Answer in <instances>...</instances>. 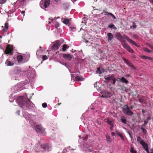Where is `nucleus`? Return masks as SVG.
Returning <instances> with one entry per match:
<instances>
[{"label":"nucleus","mask_w":153,"mask_h":153,"mask_svg":"<svg viewBox=\"0 0 153 153\" xmlns=\"http://www.w3.org/2000/svg\"><path fill=\"white\" fill-rule=\"evenodd\" d=\"M31 101L22 96H20L18 97L17 102L21 108L27 110L30 108L31 106Z\"/></svg>","instance_id":"obj_1"},{"label":"nucleus","mask_w":153,"mask_h":153,"mask_svg":"<svg viewBox=\"0 0 153 153\" xmlns=\"http://www.w3.org/2000/svg\"><path fill=\"white\" fill-rule=\"evenodd\" d=\"M124 107L122 108L123 112L124 114L128 116H131L134 114V113L130 110L127 105H125Z\"/></svg>","instance_id":"obj_2"},{"label":"nucleus","mask_w":153,"mask_h":153,"mask_svg":"<svg viewBox=\"0 0 153 153\" xmlns=\"http://www.w3.org/2000/svg\"><path fill=\"white\" fill-rule=\"evenodd\" d=\"M50 3V0H41L40 4L42 8L45 9L48 7Z\"/></svg>","instance_id":"obj_3"},{"label":"nucleus","mask_w":153,"mask_h":153,"mask_svg":"<svg viewBox=\"0 0 153 153\" xmlns=\"http://www.w3.org/2000/svg\"><path fill=\"white\" fill-rule=\"evenodd\" d=\"M13 48L12 45H9L6 47L5 53L6 54L12 55L13 53Z\"/></svg>","instance_id":"obj_4"},{"label":"nucleus","mask_w":153,"mask_h":153,"mask_svg":"<svg viewBox=\"0 0 153 153\" xmlns=\"http://www.w3.org/2000/svg\"><path fill=\"white\" fill-rule=\"evenodd\" d=\"M122 45L123 48L126 49L129 52L133 53L134 52V51L131 48L130 46L126 43H124Z\"/></svg>","instance_id":"obj_5"},{"label":"nucleus","mask_w":153,"mask_h":153,"mask_svg":"<svg viewBox=\"0 0 153 153\" xmlns=\"http://www.w3.org/2000/svg\"><path fill=\"white\" fill-rule=\"evenodd\" d=\"M71 76L74 79H75L77 81H83L84 80V78L82 76H76L74 74H71Z\"/></svg>","instance_id":"obj_6"},{"label":"nucleus","mask_w":153,"mask_h":153,"mask_svg":"<svg viewBox=\"0 0 153 153\" xmlns=\"http://www.w3.org/2000/svg\"><path fill=\"white\" fill-rule=\"evenodd\" d=\"M60 43H59V41L57 40L56 42L52 46V49L53 50L58 49L60 45Z\"/></svg>","instance_id":"obj_7"},{"label":"nucleus","mask_w":153,"mask_h":153,"mask_svg":"<svg viewBox=\"0 0 153 153\" xmlns=\"http://www.w3.org/2000/svg\"><path fill=\"white\" fill-rule=\"evenodd\" d=\"M63 57L65 59H67L68 61H70L72 59L73 56L70 54H63Z\"/></svg>","instance_id":"obj_8"},{"label":"nucleus","mask_w":153,"mask_h":153,"mask_svg":"<svg viewBox=\"0 0 153 153\" xmlns=\"http://www.w3.org/2000/svg\"><path fill=\"white\" fill-rule=\"evenodd\" d=\"M124 39H126V40H127V41L128 42L130 43L133 44V45H135V46H138V45L135 42L133 41V40H131V39L129 38V37H128L126 36V35H124Z\"/></svg>","instance_id":"obj_9"},{"label":"nucleus","mask_w":153,"mask_h":153,"mask_svg":"<svg viewBox=\"0 0 153 153\" xmlns=\"http://www.w3.org/2000/svg\"><path fill=\"white\" fill-rule=\"evenodd\" d=\"M40 146L42 148L47 150H48L50 148V146L47 143L42 144L40 145Z\"/></svg>","instance_id":"obj_10"},{"label":"nucleus","mask_w":153,"mask_h":153,"mask_svg":"<svg viewBox=\"0 0 153 153\" xmlns=\"http://www.w3.org/2000/svg\"><path fill=\"white\" fill-rule=\"evenodd\" d=\"M107 36L108 37L107 40L109 42L111 40L114 38L113 34L111 33H108L107 34Z\"/></svg>","instance_id":"obj_11"},{"label":"nucleus","mask_w":153,"mask_h":153,"mask_svg":"<svg viewBox=\"0 0 153 153\" xmlns=\"http://www.w3.org/2000/svg\"><path fill=\"white\" fill-rule=\"evenodd\" d=\"M34 129L37 132H41L42 129V127L39 125H36L35 126Z\"/></svg>","instance_id":"obj_12"},{"label":"nucleus","mask_w":153,"mask_h":153,"mask_svg":"<svg viewBox=\"0 0 153 153\" xmlns=\"http://www.w3.org/2000/svg\"><path fill=\"white\" fill-rule=\"evenodd\" d=\"M110 96V93L106 91L105 92V94H104L101 96V97L103 98H107L109 97Z\"/></svg>","instance_id":"obj_13"},{"label":"nucleus","mask_w":153,"mask_h":153,"mask_svg":"<svg viewBox=\"0 0 153 153\" xmlns=\"http://www.w3.org/2000/svg\"><path fill=\"white\" fill-rule=\"evenodd\" d=\"M5 64L7 66H12L14 65V63L10 61L9 59H7L5 62Z\"/></svg>","instance_id":"obj_14"},{"label":"nucleus","mask_w":153,"mask_h":153,"mask_svg":"<svg viewBox=\"0 0 153 153\" xmlns=\"http://www.w3.org/2000/svg\"><path fill=\"white\" fill-rule=\"evenodd\" d=\"M140 57L143 59H146L149 60H153V58H151L149 56H146L144 55H140Z\"/></svg>","instance_id":"obj_15"},{"label":"nucleus","mask_w":153,"mask_h":153,"mask_svg":"<svg viewBox=\"0 0 153 153\" xmlns=\"http://www.w3.org/2000/svg\"><path fill=\"white\" fill-rule=\"evenodd\" d=\"M151 119L150 117H148L144 121V123L141 126H142L146 127V125L148 123V122L149 120H150Z\"/></svg>","instance_id":"obj_16"},{"label":"nucleus","mask_w":153,"mask_h":153,"mask_svg":"<svg viewBox=\"0 0 153 153\" xmlns=\"http://www.w3.org/2000/svg\"><path fill=\"white\" fill-rule=\"evenodd\" d=\"M116 133L118 136H119L120 137L121 139L123 140H124V138L123 135L119 131H116Z\"/></svg>","instance_id":"obj_17"},{"label":"nucleus","mask_w":153,"mask_h":153,"mask_svg":"<svg viewBox=\"0 0 153 153\" xmlns=\"http://www.w3.org/2000/svg\"><path fill=\"white\" fill-rule=\"evenodd\" d=\"M97 72L98 73L100 74H101L103 72H104V70L103 68L102 67H98L97 69Z\"/></svg>","instance_id":"obj_18"},{"label":"nucleus","mask_w":153,"mask_h":153,"mask_svg":"<svg viewBox=\"0 0 153 153\" xmlns=\"http://www.w3.org/2000/svg\"><path fill=\"white\" fill-rule=\"evenodd\" d=\"M120 80L122 82L126 84H128V80L126 79L123 77H122L120 79Z\"/></svg>","instance_id":"obj_19"},{"label":"nucleus","mask_w":153,"mask_h":153,"mask_svg":"<svg viewBox=\"0 0 153 153\" xmlns=\"http://www.w3.org/2000/svg\"><path fill=\"white\" fill-rule=\"evenodd\" d=\"M17 59L18 61L19 62H21L23 59V56L21 55H19L17 56Z\"/></svg>","instance_id":"obj_20"},{"label":"nucleus","mask_w":153,"mask_h":153,"mask_svg":"<svg viewBox=\"0 0 153 153\" xmlns=\"http://www.w3.org/2000/svg\"><path fill=\"white\" fill-rule=\"evenodd\" d=\"M121 120L122 122L126 124V117L124 116H122L121 117Z\"/></svg>","instance_id":"obj_21"},{"label":"nucleus","mask_w":153,"mask_h":153,"mask_svg":"<svg viewBox=\"0 0 153 153\" xmlns=\"http://www.w3.org/2000/svg\"><path fill=\"white\" fill-rule=\"evenodd\" d=\"M117 36L119 40H122L124 39L123 37L120 33H117Z\"/></svg>","instance_id":"obj_22"},{"label":"nucleus","mask_w":153,"mask_h":153,"mask_svg":"<svg viewBox=\"0 0 153 153\" xmlns=\"http://www.w3.org/2000/svg\"><path fill=\"white\" fill-rule=\"evenodd\" d=\"M141 144L142 145L143 147L144 148V149L148 147V144L146 143L144 141L143 142H142Z\"/></svg>","instance_id":"obj_23"},{"label":"nucleus","mask_w":153,"mask_h":153,"mask_svg":"<svg viewBox=\"0 0 153 153\" xmlns=\"http://www.w3.org/2000/svg\"><path fill=\"white\" fill-rule=\"evenodd\" d=\"M137 141L140 143V144L142 142H144V141L140 137H137Z\"/></svg>","instance_id":"obj_24"},{"label":"nucleus","mask_w":153,"mask_h":153,"mask_svg":"<svg viewBox=\"0 0 153 153\" xmlns=\"http://www.w3.org/2000/svg\"><path fill=\"white\" fill-rule=\"evenodd\" d=\"M130 152L131 153H137V151L134 149V147L133 146H131V147L130 149Z\"/></svg>","instance_id":"obj_25"},{"label":"nucleus","mask_w":153,"mask_h":153,"mask_svg":"<svg viewBox=\"0 0 153 153\" xmlns=\"http://www.w3.org/2000/svg\"><path fill=\"white\" fill-rule=\"evenodd\" d=\"M145 127H146L141 126L140 127V128L143 130V133L145 134H146L147 133V131L145 129Z\"/></svg>","instance_id":"obj_26"},{"label":"nucleus","mask_w":153,"mask_h":153,"mask_svg":"<svg viewBox=\"0 0 153 153\" xmlns=\"http://www.w3.org/2000/svg\"><path fill=\"white\" fill-rule=\"evenodd\" d=\"M114 77L112 76L107 77H105V79L108 80V81L111 80Z\"/></svg>","instance_id":"obj_27"},{"label":"nucleus","mask_w":153,"mask_h":153,"mask_svg":"<svg viewBox=\"0 0 153 153\" xmlns=\"http://www.w3.org/2000/svg\"><path fill=\"white\" fill-rule=\"evenodd\" d=\"M63 23L67 25L69 23V21L68 19H65L63 21Z\"/></svg>","instance_id":"obj_28"},{"label":"nucleus","mask_w":153,"mask_h":153,"mask_svg":"<svg viewBox=\"0 0 153 153\" xmlns=\"http://www.w3.org/2000/svg\"><path fill=\"white\" fill-rule=\"evenodd\" d=\"M67 45H63L62 46V51L64 52L66 51Z\"/></svg>","instance_id":"obj_29"},{"label":"nucleus","mask_w":153,"mask_h":153,"mask_svg":"<svg viewBox=\"0 0 153 153\" xmlns=\"http://www.w3.org/2000/svg\"><path fill=\"white\" fill-rule=\"evenodd\" d=\"M104 13L105 14H104V15H109V13H111L108 12L107 11H105V10H103V12L102 13L100 14H102L103 13Z\"/></svg>","instance_id":"obj_30"},{"label":"nucleus","mask_w":153,"mask_h":153,"mask_svg":"<svg viewBox=\"0 0 153 153\" xmlns=\"http://www.w3.org/2000/svg\"><path fill=\"white\" fill-rule=\"evenodd\" d=\"M108 27L110 28H113L114 29L116 28V27L114 26V25L113 24H111L108 25Z\"/></svg>","instance_id":"obj_31"},{"label":"nucleus","mask_w":153,"mask_h":153,"mask_svg":"<svg viewBox=\"0 0 153 153\" xmlns=\"http://www.w3.org/2000/svg\"><path fill=\"white\" fill-rule=\"evenodd\" d=\"M127 64L129 66H131V67H132V68H133L134 69H135V68L134 65H133L131 62H128L127 63Z\"/></svg>","instance_id":"obj_32"},{"label":"nucleus","mask_w":153,"mask_h":153,"mask_svg":"<svg viewBox=\"0 0 153 153\" xmlns=\"http://www.w3.org/2000/svg\"><path fill=\"white\" fill-rule=\"evenodd\" d=\"M106 138H107V140L108 141H109V142H111V138H110V136L108 135H106Z\"/></svg>","instance_id":"obj_33"},{"label":"nucleus","mask_w":153,"mask_h":153,"mask_svg":"<svg viewBox=\"0 0 153 153\" xmlns=\"http://www.w3.org/2000/svg\"><path fill=\"white\" fill-rule=\"evenodd\" d=\"M144 50L146 51L148 53H150L151 52V51L149 50L148 49L146 48H144L143 49Z\"/></svg>","instance_id":"obj_34"},{"label":"nucleus","mask_w":153,"mask_h":153,"mask_svg":"<svg viewBox=\"0 0 153 153\" xmlns=\"http://www.w3.org/2000/svg\"><path fill=\"white\" fill-rule=\"evenodd\" d=\"M107 123L109 124L110 125H111V124H112L113 123H112V121L108 119H107Z\"/></svg>","instance_id":"obj_35"},{"label":"nucleus","mask_w":153,"mask_h":153,"mask_svg":"<svg viewBox=\"0 0 153 153\" xmlns=\"http://www.w3.org/2000/svg\"><path fill=\"white\" fill-rule=\"evenodd\" d=\"M111 80L112 81V84L113 85H114L116 82V79L114 77Z\"/></svg>","instance_id":"obj_36"},{"label":"nucleus","mask_w":153,"mask_h":153,"mask_svg":"<svg viewBox=\"0 0 153 153\" xmlns=\"http://www.w3.org/2000/svg\"><path fill=\"white\" fill-rule=\"evenodd\" d=\"M42 59H43V60H45L48 59V58L46 55H45L43 56Z\"/></svg>","instance_id":"obj_37"},{"label":"nucleus","mask_w":153,"mask_h":153,"mask_svg":"<svg viewBox=\"0 0 153 153\" xmlns=\"http://www.w3.org/2000/svg\"><path fill=\"white\" fill-rule=\"evenodd\" d=\"M42 106L44 108H46L47 107V103H45V102L43 103L42 104Z\"/></svg>","instance_id":"obj_38"},{"label":"nucleus","mask_w":153,"mask_h":153,"mask_svg":"<svg viewBox=\"0 0 153 153\" xmlns=\"http://www.w3.org/2000/svg\"><path fill=\"white\" fill-rule=\"evenodd\" d=\"M5 28L7 29L8 28V24L7 23H6L5 24Z\"/></svg>","instance_id":"obj_39"},{"label":"nucleus","mask_w":153,"mask_h":153,"mask_svg":"<svg viewBox=\"0 0 153 153\" xmlns=\"http://www.w3.org/2000/svg\"><path fill=\"white\" fill-rule=\"evenodd\" d=\"M6 0H0V4H2L6 1Z\"/></svg>","instance_id":"obj_40"},{"label":"nucleus","mask_w":153,"mask_h":153,"mask_svg":"<svg viewBox=\"0 0 153 153\" xmlns=\"http://www.w3.org/2000/svg\"><path fill=\"white\" fill-rule=\"evenodd\" d=\"M109 15H110L112 17V18H114V19H116V17L114 15H113V14H112V13H109Z\"/></svg>","instance_id":"obj_41"},{"label":"nucleus","mask_w":153,"mask_h":153,"mask_svg":"<svg viewBox=\"0 0 153 153\" xmlns=\"http://www.w3.org/2000/svg\"><path fill=\"white\" fill-rule=\"evenodd\" d=\"M123 60L125 62H126L127 63L128 62H129L126 59L124 58H123Z\"/></svg>","instance_id":"obj_42"},{"label":"nucleus","mask_w":153,"mask_h":153,"mask_svg":"<svg viewBox=\"0 0 153 153\" xmlns=\"http://www.w3.org/2000/svg\"><path fill=\"white\" fill-rule=\"evenodd\" d=\"M139 101L140 102L142 103L143 102V100L142 99L140 98L139 99Z\"/></svg>","instance_id":"obj_43"},{"label":"nucleus","mask_w":153,"mask_h":153,"mask_svg":"<svg viewBox=\"0 0 153 153\" xmlns=\"http://www.w3.org/2000/svg\"><path fill=\"white\" fill-rule=\"evenodd\" d=\"M110 126H111V127H110V129L112 130V129L114 127V125L113 123L112 124H111V125H110Z\"/></svg>","instance_id":"obj_44"},{"label":"nucleus","mask_w":153,"mask_h":153,"mask_svg":"<svg viewBox=\"0 0 153 153\" xmlns=\"http://www.w3.org/2000/svg\"><path fill=\"white\" fill-rule=\"evenodd\" d=\"M147 44H148V45L153 50V47H152V46L151 45L149 44V43H148Z\"/></svg>","instance_id":"obj_45"},{"label":"nucleus","mask_w":153,"mask_h":153,"mask_svg":"<svg viewBox=\"0 0 153 153\" xmlns=\"http://www.w3.org/2000/svg\"><path fill=\"white\" fill-rule=\"evenodd\" d=\"M67 152V150L65 148V149H64L63 152H62V153H65V152Z\"/></svg>","instance_id":"obj_46"},{"label":"nucleus","mask_w":153,"mask_h":153,"mask_svg":"<svg viewBox=\"0 0 153 153\" xmlns=\"http://www.w3.org/2000/svg\"><path fill=\"white\" fill-rule=\"evenodd\" d=\"M55 1L57 3H59L60 2V0H53Z\"/></svg>","instance_id":"obj_47"},{"label":"nucleus","mask_w":153,"mask_h":153,"mask_svg":"<svg viewBox=\"0 0 153 153\" xmlns=\"http://www.w3.org/2000/svg\"><path fill=\"white\" fill-rule=\"evenodd\" d=\"M111 134L112 136H114L115 135V133L113 132H111Z\"/></svg>","instance_id":"obj_48"},{"label":"nucleus","mask_w":153,"mask_h":153,"mask_svg":"<svg viewBox=\"0 0 153 153\" xmlns=\"http://www.w3.org/2000/svg\"><path fill=\"white\" fill-rule=\"evenodd\" d=\"M59 24H56L55 25V27L56 28H57L59 26Z\"/></svg>","instance_id":"obj_49"},{"label":"nucleus","mask_w":153,"mask_h":153,"mask_svg":"<svg viewBox=\"0 0 153 153\" xmlns=\"http://www.w3.org/2000/svg\"><path fill=\"white\" fill-rule=\"evenodd\" d=\"M144 149L146 152L149 151L148 147L146 148L145 149Z\"/></svg>","instance_id":"obj_50"},{"label":"nucleus","mask_w":153,"mask_h":153,"mask_svg":"<svg viewBox=\"0 0 153 153\" xmlns=\"http://www.w3.org/2000/svg\"><path fill=\"white\" fill-rule=\"evenodd\" d=\"M19 112L20 111H17L16 112L18 114V115H19Z\"/></svg>","instance_id":"obj_51"},{"label":"nucleus","mask_w":153,"mask_h":153,"mask_svg":"<svg viewBox=\"0 0 153 153\" xmlns=\"http://www.w3.org/2000/svg\"><path fill=\"white\" fill-rule=\"evenodd\" d=\"M150 2L153 5V0H150Z\"/></svg>","instance_id":"obj_52"},{"label":"nucleus","mask_w":153,"mask_h":153,"mask_svg":"<svg viewBox=\"0 0 153 153\" xmlns=\"http://www.w3.org/2000/svg\"><path fill=\"white\" fill-rule=\"evenodd\" d=\"M132 27L134 28H136V26L135 25H133L132 26Z\"/></svg>","instance_id":"obj_53"},{"label":"nucleus","mask_w":153,"mask_h":153,"mask_svg":"<svg viewBox=\"0 0 153 153\" xmlns=\"http://www.w3.org/2000/svg\"><path fill=\"white\" fill-rule=\"evenodd\" d=\"M150 153H153V150L151 149L150 150Z\"/></svg>","instance_id":"obj_54"},{"label":"nucleus","mask_w":153,"mask_h":153,"mask_svg":"<svg viewBox=\"0 0 153 153\" xmlns=\"http://www.w3.org/2000/svg\"><path fill=\"white\" fill-rule=\"evenodd\" d=\"M25 13V11H24V10H23V11H22L21 12V13H22V14H24Z\"/></svg>","instance_id":"obj_55"},{"label":"nucleus","mask_w":153,"mask_h":153,"mask_svg":"<svg viewBox=\"0 0 153 153\" xmlns=\"http://www.w3.org/2000/svg\"><path fill=\"white\" fill-rule=\"evenodd\" d=\"M130 108L131 109H132L134 107V106L133 105H131L130 106Z\"/></svg>","instance_id":"obj_56"},{"label":"nucleus","mask_w":153,"mask_h":153,"mask_svg":"<svg viewBox=\"0 0 153 153\" xmlns=\"http://www.w3.org/2000/svg\"><path fill=\"white\" fill-rule=\"evenodd\" d=\"M145 112V111L144 110H142V112L143 113H144Z\"/></svg>","instance_id":"obj_57"},{"label":"nucleus","mask_w":153,"mask_h":153,"mask_svg":"<svg viewBox=\"0 0 153 153\" xmlns=\"http://www.w3.org/2000/svg\"><path fill=\"white\" fill-rule=\"evenodd\" d=\"M133 37H137V36L136 34L134 35Z\"/></svg>","instance_id":"obj_58"},{"label":"nucleus","mask_w":153,"mask_h":153,"mask_svg":"<svg viewBox=\"0 0 153 153\" xmlns=\"http://www.w3.org/2000/svg\"><path fill=\"white\" fill-rule=\"evenodd\" d=\"M126 76H127L128 77H129V76H130V74H127L126 75Z\"/></svg>","instance_id":"obj_59"},{"label":"nucleus","mask_w":153,"mask_h":153,"mask_svg":"<svg viewBox=\"0 0 153 153\" xmlns=\"http://www.w3.org/2000/svg\"><path fill=\"white\" fill-rule=\"evenodd\" d=\"M147 152V153H150V152H149V151H148Z\"/></svg>","instance_id":"obj_60"},{"label":"nucleus","mask_w":153,"mask_h":153,"mask_svg":"<svg viewBox=\"0 0 153 153\" xmlns=\"http://www.w3.org/2000/svg\"><path fill=\"white\" fill-rule=\"evenodd\" d=\"M2 38V36H0V38Z\"/></svg>","instance_id":"obj_61"},{"label":"nucleus","mask_w":153,"mask_h":153,"mask_svg":"<svg viewBox=\"0 0 153 153\" xmlns=\"http://www.w3.org/2000/svg\"><path fill=\"white\" fill-rule=\"evenodd\" d=\"M110 82H111V83H112V80H110Z\"/></svg>","instance_id":"obj_62"},{"label":"nucleus","mask_w":153,"mask_h":153,"mask_svg":"<svg viewBox=\"0 0 153 153\" xmlns=\"http://www.w3.org/2000/svg\"><path fill=\"white\" fill-rule=\"evenodd\" d=\"M96 10H99V11H100V10H98V9H96Z\"/></svg>","instance_id":"obj_63"},{"label":"nucleus","mask_w":153,"mask_h":153,"mask_svg":"<svg viewBox=\"0 0 153 153\" xmlns=\"http://www.w3.org/2000/svg\"><path fill=\"white\" fill-rule=\"evenodd\" d=\"M92 150H90V151H91V152H92Z\"/></svg>","instance_id":"obj_64"}]
</instances>
